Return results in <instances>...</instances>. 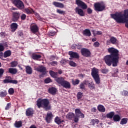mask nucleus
Here are the masks:
<instances>
[{"label":"nucleus","instance_id":"nucleus-33","mask_svg":"<svg viewBox=\"0 0 128 128\" xmlns=\"http://www.w3.org/2000/svg\"><path fill=\"white\" fill-rule=\"evenodd\" d=\"M50 74L52 78H56L58 76V72H54V71H50Z\"/></svg>","mask_w":128,"mask_h":128},{"label":"nucleus","instance_id":"nucleus-45","mask_svg":"<svg viewBox=\"0 0 128 128\" xmlns=\"http://www.w3.org/2000/svg\"><path fill=\"white\" fill-rule=\"evenodd\" d=\"M52 81L50 78H47L45 79L44 82L45 84H50V82H52Z\"/></svg>","mask_w":128,"mask_h":128},{"label":"nucleus","instance_id":"nucleus-19","mask_svg":"<svg viewBox=\"0 0 128 128\" xmlns=\"http://www.w3.org/2000/svg\"><path fill=\"white\" fill-rule=\"evenodd\" d=\"M68 54L71 56V58H78L80 57L78 54L74 52H69Z\"/></svg>","mask_w":128,"mask_h":128},{"label":"nucleus","instance_id":"nucleus-15","mask_svg":"<svg viewBox=\"0 0 128 128\" xmlns=\"http://www.w3.org/2000/svg\"><path fill=\"white\" fill-rule=\"evenodd\" d=\"M30 30L32 32L35 34V32H38V27L36 24H32L30 26Z\"/></svg>","mask_w":128,"mask_h":128},{"label":"nucleus","instance_id":"nucleus-46","mask_svg":"<svg viewBox=\"0 0 128 128\" xmlns=\"http://www.w3.org/2000/svg\"><path fill=\"white\" fill-rule=\"evenodd\" d=\"M74 122H78V120H80V119L78 118H80V117H78V116H74Z\"/></svg>","mask_w":128,"mask_h":128},{"label":"nucleus","instance_id":"nucleus-62","mask_svg":"<svg viewBox=\"0 0 128 128\" xmlns=\"http://www.w3.org/2000/svg\"><path fill=\"white\" fill-rule=\"evenodd\" d=\"M91 112H96V108H93L91 109Z\"/></svg>","mask_w":128,"mask_h":128},{"label":"nucleus","instance_id":"nucleus-27","mask_svg":"<svg viewBox=\"0 0 128 128\" xmlns=\"http://www.w3.org/2000/svg\"><path fill=\"white\" fill-rule=\"evenodd\" d=\"M83 34L84 36H90L92 34L90 33V30L88 29H86L83 32Z\"/></svg>","mask_w":128,"mask_h":128},{"label":"nucleus","instance_id":"nucleus-9","mask_svg":"<svg viewBox=\"0 0 128 128\" xmlns=\"http://www.w3.org/2000/svg\"><path fill=\"white\" fill-rule=\"evenodd\" d=\"M20 16V12H14L12 13V22H18Z\"/></svg>","mask_w":128,"mask_h":128},{"label":"nucleus","instance_id":"nucleus-22","mask_svg":"<svg viewBox=\"0 0 128 128\" xmlns=\"http://www.w3.org/2000/svg\"><path fill=\"white\" fill-rule=\"evenodd\" d=\"M54 122L57 124H60L62 122H64V121L60 119L58 116H56L54 119Z\"/></svg>","mask_w":128,"mask_h":128},{"label":"nucleus","instance_id":"nucleus-8","mask_svg":"<svg viewBox=\"0 0 128 128\" xmlns=\"http://www.w3.org/2000/svg\"><path fill=\"white\" fill-rule=\"evenodd\" d=\"M76 4L78 6L82 8V10H86V8H88V6L80 0H76Z\"/></svg>","mask_w":128,"mask_h":128},{"label":"nucleus","instance_id":"nucleus-58","mask_svg":"<svg viewBox=\"0 0 128 128\" xmlns=\"http://www.w3.org/2000/svg\"><path fill=\"white\" fill-rule=\"evenodd\" d=\"M82 48V46L80 45V44H76V48H78V50H80Z\"/></svg>","mask_w":128,"mask_h":128},{"label":"nucleus","instance_id":"nucleus-60","mask_svg":"<svg viewBox=\"0 0 128 128\" xmlns=\"http://www.w3.org/2000/svg\"><path fill=\"white\" fill-rule=\"evenodd\" d=\"M71 48H72V50H76V44H73L71 46Z\"/></svg>","mask_w":128,"mask_h":128},{"label":"nucleus","instance_id":"nucleus-52","mask_svg":"<svg viewBox=\"0 0 128 128\" xmlns=\"http://www.w3.org/2000/svg\"><path fill=\"white\" fill-rule=\"evenodd\" d=\"M4 72V70L2 68H0V78H2V76Z\"/></svg>","mask_w":128,"mask_h":128},{"label":"nucleus","instance_id":"nucleus-51","mask_svg":"<svg viewBox=\"0 0 128 128\" xmlns=\"http://www.w3.org/2000/svg\"><path fill=\"white\" fill-rule=\"evenodd\" d=\"M8 92H9L10 94H14V88H10L8 90Z\"/></svg>","mask_w":128,"mask_h":128},{"label":"nucleus","instance_id":"nucleus-56","mask_svg":"<svg viewBox=\"0 0 128 128\" xmlns=\"http://www.w3.org/2000/svg\"><path fill=\"white\" fill-rule=\"evenodd\" d=\"M10 108V103H8L7 104L5 108V110H9Z\"/></svg>","mask_w":128,"mask_h":128},{"label":"nucleus","instance_id":"nucleus-16","mask_svg":"<svg viewBox=\"0 0 128 128\" xmlns=\"http://www.w3.org/2000/svg\"><path fill=\"white\" fill-rule=\"evenodd\" d=\"M92 78L100 76L98 75V68H93L92 69Z\"/></svg>","mask_w":128,"mask_h":128},{"label":"nucleus","instance_id":"nucleus-17","mask_svg":"<svg viewBox=\"0 0 128 128\" xmlns=\"http://www.w3.org/2000/svg\"><path fill=\"white\" fill-rule=\"evenodd\" d=\"M53 4L56 8H64V5L60 2H53Z\"/></svg>","mask_w":128,"mask_h":128},{"label":"nucleus","instance_id":"nucleus-34","mask_svg":"<svg viewBox=\"0 0 128 128\" xmlns=\"http://www.w3.org/2000/svg\"><path fill=\"white\" fill-rule=\"evenodd\" d=\"M10 54H12V52L10 50L6 51L4 53V58H8V56H10Z\"/></svg>","mask_w":128,"mask_h":128},{"label":"nucleus","instance_id":"nucleus-36","mask_svg":"<svg viewBox=\"0 0 128 128\" xmlns=\"http://www.w3.org/2000/svg\"><path fill=\"white\" fill-rule=\"evenodd\" d=\"M114 116V112H110V113L106 114V117L108 118H112V116Z\"/></svg>","mask_w":128,"mask_h":128},{"label":"nucleus","instance_id":"nucleus-28","mask_svg":"<svg viewBox=\"0 0 128 128\" xmlns=\"http://www.w3.org/2000/svg\"><path fill=\"white\" fill-rule=\"evenodd\" d=\"M98 109L99 112H106V108L102 105H98Z\"/></svg>","mask_w":128,"mask_h":128},{"label":"nucleus","instance_id":"nucleus-47","mask_svg":"<svg viewBox=\"0 0 128 128\" xmlns=\"http://www.w3.org/2000/svg\"><path fill=\"white\" fill-rule=\"evenodd\" d=\"M69 64H70V66H73V67H74L76 66V62H74L72 61H70L69 62Z\"/></svg>","mask_w":128,"mask_h":128},{"label":"nucleus","instance_id":"nucleus-29","mask_svg":"<svg viewBox=\"0 0 128 128\" xmlns=\"http://www.w3.org/2000/svg\"><path fill=\"white\" fill-rule=\"evenodd\" d=\"M110 42L112 44H118V40L114 37H111L110 38Z\"/></svg>","mask_w":128,"mask_h":128},{"label":"nucleus","instance_id":"nucleus-24","mask_svg":"<svg viewBox=\"0 0 128 128\" xmlns=\"http://www.w3.org/2000/svg\"><path fill=\"white\" fill-rule=\"evenodd\" d=\"M52 112L47 113V116L46 117V120L47 122H50V120H52Z\"/></svg>","mask_w":128,"mask_h":128},{"label":"nucleus","instance_id":"nucleus-1","mask_svg":"<svg viewBox=\"0 0 128 128\" xmlns=\"http://www.w3.org/2000/svg\"><path fill=\"white\" fill-rule=\"evenodd\" d=\"M108 52L110 54L106 55L104 58L106 64L110 66L112 64L113 66H116L118 64V60H120L118 50L112 47L108 49Z\"/></svg>","mask_w":128,"mask_h":128},{"label":"nucleus","instance_id":"nucleus-14","mask_svg":"<svg viewBox=\"0 0 128 128\" xmlns=\"http://www.w3.org/2000/svg\"><path fill=\"white\" fill-rule=\"evenodd\" d=\"M74 10L76 12V14H78L80 16H84V10H82L81 8H80L78 7H76Z\"/></svg>","mask_w":128,"mask_h":128},{"label":"nucleus","instance_id":"nucleus-53","mask_svg":"<svg viewBox=\"0 0 128 128\" xmlns=\"http://www.w3.org/2000/svg\"><path fill=\"white\" fill-rule=\"evenodd\" d=\"M94 48H98L100 46V42H96L94 44Z\"/></svg>","mask_w":128,"mask_h":128},{"label":"nucleus","instance_id":"nucleus-40","mask_svg":"<svg viewBox=\"0 0 128 128\" xmlns=\"http://www.w3.org/2000/svg\"><path fill=\"white\" fill-rule=\"evenodd\" d=\"M82 98V93L81 92H78L77 94V98L78 100H81Z\"/></svg>","mask_w":128,"mask_h":128},{"label":"nucleus","instance_id":"nucleus-48","mask_svg":"<svg viewBox=\"0 0 128 128\" xmlns=\"http://www.w3.org/2000/svg\"><path fill=\"white\" fill-rule=\"evenodd\" d=\"M18 66V62H11V66L12 68H14L15 66Z\"/></svg>","mask_w":128,"mask_h":128},{"label":"nucleus","instance_id":"nucleus-12","mask_svg":"<svg viewBox=\"0 0 128 128\" xmlns=\"http://www.w3.org/2000/svg\"><path fill=\"white\" fill-rule=\"evenodd\" d=\"M85 84L88 86V88H90V90H94L96 88V86H94V82H90L88 80H84Z\"/></svg>","mask_w":128,"mask_h":128},{"label":"nucleus","instance_id":"nucleus-23","mask_svg":"<svg viewBox=\"0 0 128 128\" xmlns=\"http://www.w3.org/2000/svg\"><path fill=\"white\" fill-rule=\"evenodd\" d=\"M26 72L28 74H32V69L30 66H26Z\"/></svg>","mask_w":128,"mask_h":128},{"label":"nucleus","instance_id":"nucleus-7","mask_svg":"<svg viewBox=\"0 0 128 128\" xmlns=\"http://www.w3.org/2000/svg\"><path fill=\"white\" fill-rule=\"evenodd\" d=\"M81 54L83 56L88 58L90 56V51L88 49L83 48L81 49Z\"/></svg>","mask_w":128,"mask_h":128},{"label":"nucleus","instance_id":"nucleus-54","mask_svg":"<svg viewBox=\"0 0 128 128\" xmlns=\"http://www.w3.org/2000/svg\"><path fill=\"white\" fill-rule=\"evenodd\" d=\"M60 64H66V59H62L61 61L60 62Z\"/></svg>","mask_w":128,"mask_h":128},{"label":"nucleus","instance_id":"nucleus-43","mask_svg":"<svg viewBox=\"0 0 128 128\" xmlns=\"http://www.w3.org/2000/svg\"><path fill=\"white\" fill-rule=\"evenodd\" d=\"M86 86V84H84V81L82 83L80 84V88H81V90H84Z\"/></svg>","mask_w":128,"mask_h":128},{"label":"nucleus","instance_id":"nucleus-63","mask_svg":"<svg viewBox=\"0 0 128 128\" xmlns=\"http://www.w3.org/2000/svg\"><path fill=\"white\" fill-rule=\"evenodd\" d=\"M50 60H56V57L54 56H50Z\"/></svg>","mask_w":128,"mask_h":128},{"label":"nucleus","instance_id":"nucleus-32","mask_svg":"<svg viewBox=\"0 0 128 128\" xmlns=\"http://www.w3.org/2000/svg\"><path fill=\"white\" fill-rule=\"evenodd\" d=\"M22 124V121L16 122L14 124L15 127L17 128H20Z\"/></svg>","mask_w":128,"mask_h":128},{"label":"nucleus","instance_id":"nucleus-64","mask_svg":"<svg viewBox=\"0 0 128 128\" xmlns=\"http://www.w3.org/2000/svg\"><path fill=\"white\" fill-rule=\"evenodd\" d=\"M4 50V46H2V45H0V52H2Z\"/></svg>","mask_w":128,"mask_h":128},{"label":"nucleus","instance_id":"nucleus-37","mask_svg":"<svg viewBox=\"0 0 128 128\" xmlns=\"http://www.w3.org/2000/svg\"><path fill=\"white\" fill-rule=\"evenodd\" d=\"M40 55L36 54H32V58L33 60H38V58H40Z\"/></svg>","mask_w":128,"mask_h":128},{"label":"nucleus","instance_id":"nucleus-42","mask_svg":"<svg viewBox=\"0 0 128 128\" xmlns=\"http://www.w3.org/2000/svg\"><path fill=\"white\" fill-rule=\"evenodd\" d=\"M6 94H8L6 91L2 92H0V96L1 98H4V96H6Z\"/></svg>","mask_w":128,"mask_h":128},{"label":"nucleus","instance_id":"nucleus-13","mask_svg":"<svg viewBox=\"0 0 128 128\" xmlns=\"http://www.w3.org/2000/svg\"><path fill=\"white\" fill-rule=\"evenodd\" d=\"M75 114L78 118H84V114L82 113L80 110L78 108H76L75 110Z\"/></svg>","mask_w":128,"mask_h":128},{"label":"nucleus","instance_id":"nucleus-61","mask_svg":"<svg viewBox=\"0 0 128 128\" xmlns=\"http://www.w3.org/2000/svg\"><path fill=\"white\" fill-rule=\"evenodd\" d=\"M88 14H92V9H90V8H88Z\"/></svg>","mask_w":128,"mask_h":128},{"label":"nucleus","instance_id":"nucleus-31","mask_svg":"<svg viewBox=\"0 0 128 128\" xmlns=\"http://www.w3.org/2000/svg\"><path fill=\"white\" fill-rule=\"evenodd\" d=\"M113 120L114 122H120V116L118 114L114 115L113 116Z\"/></svg>","mask_w":128,"mask_h":128},{"label":"nucleus","instance_id":"nucleus-21","mask_svg":"<svg viewBox=\"0 0 128 128\" xmlns=\"http://www.w3.org/2000/svg\"><path fill=\"white\" fill-rule=\"evenodd\" d=\"M48 92L49 94H54L56 92V88L54 87L50 88L48 90Z\"/></svg>","mask_w":128,"mask_h":128},{"label":"nucleus","instance_id":"nucleus-44","mask_svg":"<svg viewBox=\"0 0 128 128\" xmlns=\"http://www.w3.org/2000/svg\"><path fill=\"white\" fill-rule=\"evenodd\" d=\"M72 82L74 86H76V84H80V80H76L75 81L74 80H72Z\"/></svg>","mask_w":128,"mask_h":128},{"label":"nucleus","instance_id":"nucleus-11","mask_svg":"<svg viewBox=\"0 0 128 128\" xmlns=\"http://www.w3.org/2000/svg\"><path fill=\"white\" fill-rule=\"evenodd\" d=\"M24 12H26V14H32V12H34L36 18H40V16L38 15V12H34V10H32V9L30 8H26L24 10Z\"/></svg>","mask_w":128,"mask_h":128},{"label":"nucleus","instance_id":"nucleus-57","mask_svg":"<svg viewBox=\"0 0 128 128\" xmlns=\"http://www.w3.org/2000/svg\"><path fill=\"white\" fill-rule=\"evenodd\" d=\"M92 122H94L95 124L96 123L97 124H98V122H100V120L98 119H94L92 120Z\"/></svg>","mask_w":128,"mask_h":128},{"label":"nucleus","instance_id":"nucleus-10","mask_svg":"<svg viewBox=\"0 0 128 128\" xmlns=\"http://www.w3.org/2000/svg\"><path fill=\"white\" fill-rule=\"evenodd\" d=\"M34 70H37V72H42V74H46V67L41 66H40L38 67H36L34 66Z\"/></svg>","mask_w":128,"mask_h":128},{"label":"nucleus","instance_id":"nucleus-39","mask_svg":"<svg viewBox=\"0 0 128 128\" xmlns=\"http://www.w3.org/2000/svg\"><path fill=\"white\" fill-rule=\"evenodd\" d=\"M120 94H122V96H128V92L124 90L120 92Z\"/></svg>","mask_w":128,"mask_h":128},{"label":"nucleus","instance_id":"nucleus-30","mask_svg":"<svg viewBox=\"0 0 128 128\" xmlns=\"http://www.w3.org/2000/svg\"><path fill=\"white\" fill-rule=\"evenodd\" d=\"M93 78H94L96 84H100V76H96L95 77H93Z\"/></svg>","mask_w":128,"mask_h":128},{"label":"nucleus","instance_id":"nucleus-26","mask_svg":"<svg viewBox=\"0 0 128 128\" xmlns=\"http://www.w3.org/2000/svg\"><path fill=\"white\" fill-rule=\"evenodd\" d=\"M74 116V114L73 112H68L66 116V118L68 120H72Z\"/></svg>","mask_w":128,"mask_h":128},{"label":"nucleus","instance_id":"nucleus-25","mask_svg":"<svg viewBox=\"0 0 128 128\" xmlns=\"http://www.w3.org/2000/svg\"><path fill=\"white\" fill-rule=\"evenodd\" d=\"M8 72H10V74H16L18 72V70L16 68H9Z\"/></svg>","mask_w":128,"mask_h":128},{"label":"nucleus","instance_id":"nucleus-38","mask_svg":"<svg viewBox=\"0 0 128 128\" xmlns=\"http://www.w3.org/2000/svg\"><path fill=\"white\" fill-rule=\"evenodd\" d=\"M92 32H93V34L94 36L96 35H100L102 34V32L101 31H96L94 30H92Z\"/></svg>","mask_w":128,"mask_h":128},{"label":"nucleus","instance_id":"nucleus-41","mask_svg":"<svg viewBox=\"0 0 128 128\" xmlns=\"http://www.w3.org/2000/svg\"><path fill=\"white\" fill-rule=\"evenodd\" d=\"M56 12H58V14H66V12L62 10H60V9H57L56 10Z\"/></svg>","mask_w":128,"mask_h":128},{"label":"nucleus","instance_id":"nucleus-18","mask_svg":"<svg viewBox=\"0 0 128 128\" xmlns=\"http://www.w3.org/2000/svg\"><path fill=\"white\" fill-rule=\"evenodd\" d=\"M34 114V109L28 108L26 110V115L27 116H32Z\"/></svg>","mask_w":128,"mask_h":128},{"label":"nucleus","instance_id":"nucleus-59","mask_svg":"<svg viewBox=\"0 0 128 128\" xmlns=\"http://www.w3.org/2000/svg\"><path fill=\"white\" fill-rule=\"evenodd\" d=\"M26 16L25 14H23L21 16V20H26Z\"/></svg>","mask_w":128,"mask_h":128},{"label":"nucleus","instance_id":"nucleus-6","mask_svg":"<svg viewBox=\"0 0 128 128\" xmlns=\"http://www.w3.org/2000/svg\"><path fill=\"white\" fill-rule=\"evenodd\" d=\"M12 3L16 6L20 10H22L24 8V2L20 0H12Z\"/></svg>","mask_w":128,"mask_h":128},{"label":"nucleus","instance_id":"nucleus-20","mask_svg":"<svg viewBox=\"0 0 128 128\" xmlns=\"http://www.w3.org/2000/svg\"><path fill=\"white\" fill-rule=\"evenodd\" d=\"M18 26L16 23H12L10 25L11 32H14L18 28Z\"/></svg>","mask_w":128,"mask_h":128},{"label":"nucleus","instance_id":"nucleus-3","mask_svg":"<svg viewBox=\"0 0 128 128\" xmlns=\"http://www.w3.org/2000/svg\"><path fill=\"white\" fill-rule=\"evenodd\" d=\"M37 106L38 108H44L46 110H50V101L48 99H38L37 102Z\"/></svg>","mask_w":128,"mask_h":128},{"label":"nucleus","instance_id":"nucleus-49","mask_svg":"<svg viewBox=\"0 0 128 128\" xmlns=\"http://www.w3.org/2000/svg\"><path fill=\"white\" fill-rule=\"evenodd\" d=\"M48 36H52L56 34V32L54 31H50V32H48Z\"/></svg>","mask_w":128,"mask_h":128},{"label":"nucleus","instance_id":"nucleus-55","mask_svg":"<svg viewBox=\"0 0 128 128\" xmlns=\"http://www.w3.org/2000/svg\"><path fill=\"white\" fill-rule=\"evenodd\" d=\"M101 72H102V74H108V70L107 69H102Z\"/></svg>","mask_w":128,"mask_h":128},{"label":"nucleus","instance_id":"nucleus-4","mask_svg":"<svg viewBox=\"0 0 128 128\" xmlns=\"http://www.w3.org/2000/svg\"><path fill=\"white\" fill-rule=\"evenodd\" d=\"M55 80L60 84L62 86L65 88H70V82L64 80V78L62 77L57 78L55 79Z\"/></svg>","mask_w":128,"mask_h":128},{"label":"nucleus","instance_id":"nucleus-2","mask_svg":"<svg viewBox=\"0 0 128 128\" xmlns=\"http://www.w3.org/2000/svg\"><path fill=\"white\" fill-rule=\"evenodd\" d=\"M111 18L116 20L118 24H124L128 22V9L124 10V14L122 12H117L111 14Z\"/></svg>","mask_w":128,"mask_h":128},{"label":"nucleus","instance_id":"nucleus-5","mask_svg":"<svg viewBox=\"0 0 128 128\" xmlns=\"http://www.w3.org/2000/svg\"><path fill=\"white\" fill-rule=\"evenodd\" d=\"M94 7L95 10L96 12H102L106 8V6L102 2L94 3Z\"/></svg>","mask_w":128,"mask_h":128},{"label":"nucleus","instance_id":"nucleus-35","mask_svg":"<svg viewBox=\"0 0 128 128\" xmlns=\"http://www.w3.org/2000/svg\"><path fill=\"white\" fill-rule=\"evenodd\" d=\"M126 122H128V118H124L121 120V121L120 122V124H126Z\"/></svg>","mask_w":128,"mask_h":128},{"label":"nucleus","instance_id":"nucleus-50","mask_svg":"<svg viewBox=\"0 0 128 128\" xmlns=\"http://www.w3.org/2000/svg\"><path fill=\"white\" fill-rule=\"evenodd\" d=\"M50 64H51V66H58V62L56 61H54L50 62Z\"/></svg>","mask_w":128,"mask_h":128}]
</instances>
